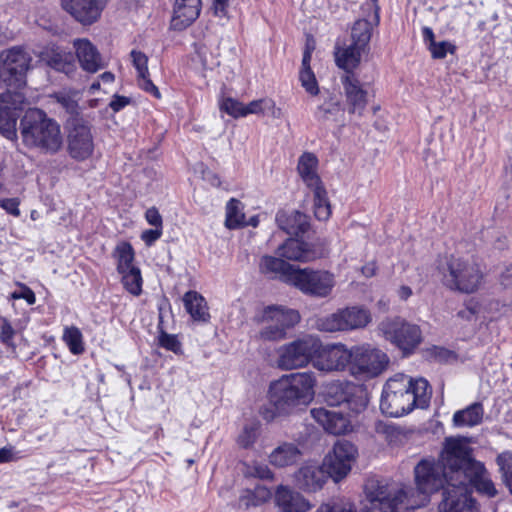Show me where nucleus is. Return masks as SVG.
<instances>
[{"label":"nucleus","instance_id":"412c9836","mask_svg":"<svg viewBox=\"0 0 512 512\" xmlns=\"http://www.w3.org/2000/svg\"><path fill=\"white\" fill-rule=\"evenodd\" d=\"M327 470L325 471L316 463H307L303 465L296 473L297 485L304 491L315 492L321 489L327 480Z\"/></svg>","mask_w":512,"mask_h":512},{"label":"nucleus","instance_id":"6ab92c4d","mask_svg":"<svg viewBox=\"0 0 512 512\" xmlns=\"http://www.w3.org/2000/svg\"><path fill=\"white\" fill-rule=\"evenodd\" d=\"M73 47L79 64L84 71L96 73L106 66L98 49L88 39H75Z\"/></svg>","mask_w":512,"mask_h":512},{"label":"nucleus","instance_id":"bf43d9fd","mask_svg":"<svg viewBox=\"0 0 512 512\" xmlns=\"http://www.w3.org/2000/svg\"><path fill=\"white\" fill-rule=\"evenodd\" d=\"M232 0H214L213 10L214 14L218 17H224L227 14V7Z\"/></svg>","mask_w":512,"mask_h":512},{"label":"nucleus","instance_id":"3c124183","mask_svg":"<svg viewBox=\"0 0 512 512\" xmlns=\"http://www.w3.org/2000/svg\"><path fill=\"white\" fill-rule=\"evenodd\" d=\"M159 343L162 347L174 353L181 352V343L175 335L162 333L159 337Z\"/></svg>","mask_w":512,"mask_h":512},{"label":"nucleus","instance_id":"69168bd1","mask_svg":"<svg viewBox=\"0 0 512 512\" xmlns=\"http://www.w3.org/2000/svg\"><path fill=\"white\" fill-rule=\"evenodd\" d=\"M313 47H310L307 45L303 58H302V68L301 70H311L310 62H311V54H312Z\"/></svg>","mask_w":512,"mask_h":512},{"label":"nucleus","instance_id":"a878e982","mask_svg":"<svg viewBox=\"0 0 512 512\" xmlns=\"http://www.w3.org/2000/svg\"><path fill=\"white\" fill-rule=\"evenodd\" d=\"M278 255L291 261L308 262L317 258L309 244L296 239H288L278 248Z\"/></svg>","mask_w":512,"mask_h":512},{"label":"nucleus","instance_id":"0e129e2a","mask_svg":"<svg viewBox=\"0 0 512 512\" xmlns=\"http://www.w3.org/2000/svg\"><path fill=\"white\" fill-rule=\"evenodd\" d=\"M202 178L210 183L212 186L219 187L221 184V181L217 174L213 173L210 170H203L202 171Z\"/></svg>","mask_w":512,"mask_h":512},{"label":"nucleus","instance_id":"79ce46f5","mask_svg":"<svg viewBox=\"0 0 512 512\" xmlns=\"http://www.w3.org/2000/svg\"><path fill=\"white\" fill-rule=\"evenodd\" d=\"M259 430V422H250L245 424L236 440L238 446L244 449L251 448L259 436Z\"/></svg>","mask_w":512,"mask_h":512},{"label":"nucleus","instance_id":"a211bd4d","mask_svg":"<svg viewBox=\"0 0 512 512\" xmlns=\"http://www.w3.org/2000/svg\"><path fill=\"white\" fill-rule=\"evenodd\" d=\"M341 82L348 113L361 116L367 105V91L363 89L355 74H344Z\"/></svg>","mask_w":512,"mask_h":512},{"label":"nucleus","instance_id":"ea45409f","mask_svg":"<svg viewBox=\"0 0 512 512\" xmlns=\"http://www.w3.org/2000/svg\"><path fill=\"white\" fill-rule=\"evenodd\" d=\"M117 254V271L125 272L134 268H137L134 262V250L131 244L122 242L116 247Z\"/></svg>","mask_w":512,"mask_h":512},{"label":"nucleus","instance_id":"8fccbe9b","mask_svg":"<svg viewBox=\"0 0 512 512\" xmlns=\"http://www.w3.org/2000/svg\"><path fill=\"white\" fill-rule=\"evenodd\" d=\"M131 57H132L133 66L137 70L138 77L149 74L148 65H147L148 57L144 53H142L140 51L132 50Z\"/></svg>","mask_w":512,"mask_h":512},{"label":"nucleus","instance_id":"72a5a7b5","mask_svg":"<svg viewBox=\"0 0 512 512\" xmlns=\"http://www.w3.org/2000/svg\"><path fill=\"white\" fill-rule=\"evenodd\" d=\"M483 416V405L475 402L465 409L456 411L453 415V423L457 427H473L482 422Z\"/></svg>","mask_w":512,"mask_h":512},{"label":"nucleus","instance_id":"f03ea898","mask_svg":"<svg viewBox=\"0 0 512 512\" xmlns=\"http://www.w3.org/2000/svg\"><path fill=\"white\" fill-rule=\"evenodd\" d=\"M430 399L431 389L427 380H413L404 374H397L388 379L383 387L380 409L388 416L400 417L414 408L428 407Z\"/></svg>","mask_w":512,"mask_h":512},{"label":"nucleus","instance_id":"c9c22d12","mask_svg":"<svg viewBox=\"0 0 512 512\" xmlns=\"http://www.w3.org/2000/svg\"><path fill=\"white\" fill-rule=\"evenodd\" d=\"M244 117L254 115H265L269 113L272 117L280 116V109L276 108L275 102L270 98H261L244 104Z\"/></svg>","mask_w":512,"mask_h":512},{"label":"nucleus","instance_id":"473e14b6","mask_svg":"<svg viewBox=\"0 0 512 512\" xmlns=\"http://www.w3.org/2000/svg\"><path fill=\"white\" fill-rule=\"evenodd\" d=\"M423 41L433 59H444L447 54H454L456 46L450 41H436L433 30L429 27L422 29Z\"/></svg>","mask_w":512,"mask_h":512},{"label":"nucleus","instance_id":"6e6d98bb","mask_svg":"<svg viewBox=\"0 0 512 512\" xmlns=\"http://www.w3.org/2000/svg\"><path fill=\"white\" fill-rule=\"evenodd\" d=\"M14 336V329L11 324L4 319L0 328V339L3 343L9 345Z\"/></svg>","mask_w":512,"mask_h":512},{"label":"nucleus","instance_id":"aec40b11","mask_svg":"<svg viewBox=\"0 0 512 512\" xmlns=\"http://www.w3.org/2000/svg\"><path fill=\"white\" fill-rule=\"evenodd\" d=\"M311 415L330 434H344L350 428V420L340 411L319 407L312 409Z\"/></svg>","mask_w":512,"mask_h":512},{"label":"nucleus","instance_id":"13d9d810","mask_svg":"<svg viewBox=\"0 0 512 512\" xmlns=\"http://www.w3.org/2000/svg\"><path fill=\"white\" fill-rule=\"evenodd\" d=\"M162 235V228H156L155 229H149V230H145L143 233H142V240L147 244V245H152L156 240H158Z\"/></svg>","mask_w":512,"mask_h":512},{"label":"nucleus","instance_id":"a19ab883","mask_svg":"<svg viewBox=\"0 0 512 512\" xmlns=\"http://www.w3.org/2000/svg\"><path fill=\"white\" fill-rule=\"evenodd\" d=\"M244 224V213L241 210V202L235 198L228 201L226 205L225 225L229 229H236Z\"/></svg>","mask_w":512,"mask_h":512},{"label":"nucleus","instance_id":"2f4dec72","mask_svg":"<svg viewBox=\"0 0 512 512\" xmlns=\"http://www.w3.org/2000/svg\"><path fill=\"white\" fill-rule=\"evenodd\" d=\"M378 10V7H376L372 21H368L366 19H359L354 23L351 31V39L352 43L358 46L359 48H364L367 50L368 44L371 39L372 27L373 25H378L379 23Z\"/></svg>","mask_w":512,"mask_h":512},{"label":"nucleus","instance_id":"393cba45","mask_svg":"<svg viewBox=\"0 0 512 512\" xmlns=\"http://www.w3.org/2000/svg\"><path fill=\"white\" fill-rule=\"evenodd\" d=\"M302 457V451L293 442H282L269 454V463L278 468L297 464Z\"/></svg>","mask_w":512,"mask_h":512},{"label":"nucleus","instance_id":"09e8293b","mask_svg":"<svg viewBox=\"0 0 512 512\" xmlns=\"http://www.w3.org/2000/svg\"><path fill=\"white\" fill-rule=\"evenodd\" d=\"M299 79L309 94L317 95L319 93L318 83L312 70H301Z\"/></svg>","mask_w":512,"mask_h":512},{"label":"nucleus","instance_id":"e2e57ef3","mask_svg":"<svg viewBox=\"0 0 512 512\" xmlns=\"http://www.w3.org/2000/svg\"><path fill=\"white\" fill-rule=\"evenodd\" d=\"M196 54L197 56L199 57L201 63H202V66L203 68H210L211 67V62L209 61L208 59V53H207V48L205 46H199L196 48Z\"/></svg>","mask_w":512,"mask_h":512},{"label":"nucleus","instance_id":"de8ad7c7","mask_svg":"<svg viewBox=\"0 0 512 512\" xmlns=\"http://www.w3.org/2000/svg\"><path fill=\"white\" fill-rule=\"evenodd\" d=\"M339 111V104L330 99L318 106L317 110L315 111V117L319 121H328L331 120Z\"/></svg>","mask_w":512,"mask_h":512},{"label":"nucleus","instance_id":"9b49d317","mask_svg":"<svg viewBox=\"0 0 512 512\" xmlns=\"http://www.w3.org/2000/svg\"><path fill=\"white\" fill-rule=\"evenodd\" d=\"M385 339L410 355L422 342V331L416 324L401 318L387 319L379 325Z\"/></svg>","mask_w":512,"mask_h":512},{"label":"nucleus","instance_id":"774afa93","mask_svg":"<svg viewBox=\"0 0 512 512\" xmlns=\"http://www.w3.org/2000/svg\"><path fill=\"white\" fill-rule=\"evenodd\" d=\"M412 294V289L406 285L401 286L397 291L399 299L403 301H406Z\"/></svg>","mask_w":512,"mask_h":512},{"label":"nucleus","instance_id":"0eeeda50","mask_svg":"<svg viewBox=\"0 0 512 512\" xmlns=\"http://www.w3.org/2000/svg\"><path fill=\"white\" fill-rule=\"evenodd\" d=\"M258 321L261 324L259 339L265 342H278L284 340L287 331L299 323L300 314L295 309L272 305L263 310Z\"/></svg>","mask_w":512,"mask_h":512},{"label":"nucleus","instance_id":"49530a36","mask_svg":"<svg viewBox=\"0 0 512 512\" xmlns=\"http://www.w3.org/2000/svg\"><path fill=\"white\" fill-rule=\"evenodd\" d=\"M316 512H357L355 504L350 501L340 500L323 503Z\"/></svg>","mask_w":512,"mask_h":512},{"label":"nucleus","instance_id":"680f3d73","mask_svg":"<svg viewBox=\"0 0 512 512\" xmlns=\"http://www.w3.org/2000/svg\"><path fill=\"white\" fill-rule=\"evenodd\" d=\"M129 103V99L124 96L115 95L113 100L110 102V107L113 111L117 112L124 108Z\"/></svg>","mask_w":512,"mask_h":512},{"label":"nucleus","instance_id":"7ed1b4c3","mask_svg":"<svg viewBox=\"0 0 512 512\" xmlns=\"http://www.w3.org/2000/svg\"><path fill=\"white\" fill-rule=\"evenodd\" d=\"M25 146L43 154L55 155L63 147L60 124L41 109H29L20 121Z\"/></svg>","mask_w":512,"mask_h":512},{"label":"nucleus","instance_id":"c85d7f7f","mask_svg":"<svg viewBox=\"0 0 512 512\" xmlns=\"http://www.w3.org/2000/svg\"><path fill=\"white\" fill-rule=\"evenodd\" d=\"M260 271L271 277H279L289 284L290 273L296 271V267L285 262L281 258L273 256H263L259 264Z\"/></svg>","mask_w":512,"mask_h":512},{"label":"nucleus","instance_id":"7c9ffc66","mask_svg":"<svg viewBox=\"0 0 512 512\" xmlns=\"http://www.w3.org/2000/svg\"><path fill=\"white\" fill-rule=\"evenodd\" d=\"M186 311L194 321L207 322L210 318L205 298L196 291H188L183 296Z\"/></svg>","mask_w":512,"mask_h":512},{"label":"nucleus","instance_id":"9d476101","mask_svg":"<svg viewBox=\"0 0 512 512\" xmlns=\"http://www.w3.org/2000/svg\"><path fill=\"white\" fill-rule=\"evenodd\" d=\"M325 401L330 406H344L353 414L363 412L368 404V393L363 385L351 381H336L325 391Z\"/></svg>","mask_w":512,"mask_h":512},{"label":"nucleus","instance_id":"6e6552de","mask_svg":"<svg viewBox=\"0 0 512 512\" xmlns=\"http://www.w3.org/2000/svg\"><path fill=\"white\" fill-rule=\"evenodd\" d=\"M388 355L381 349L364 343L352 346L350 375L361 381L381 375L389 365Z\"/></svg>","mask_w":512,"mask_h":512},{"label":"nucleus","instance_id":"4be33fe9","mask_svg":"<svg viewBox=\"0 0 512 512\" xmlns=\"http://www.w3.org/2000/svg\"><path fill=\"white\" fill-rule=\"evenodd\" d=\"M200 0H175L171 24L174 29L182 30L192 24L200 14Z\"/></svg>","mask_w":512,"mask_h":512},{"label":"nucleus","instance_id":"39448f33","mask_svg":"<svg viewBox=\"0 0 512 512\" xmlns=\"http://www.w3.org/2000/svg\"><path fill=\"white\" fill-rule=\"evenodd\" d=\"M32 57L21 46H13L0 52V85L8 90L23 91Z\"/></svg>","mask_w":512,"mask_h":512},{"label":"nucleus","instance_id":"e433bc0d","mask_svg":"<svg viewBox=\"0 0 512 512\" xmlns=\"http://www.w3.org/2000/svg\"><path fill=\"white\" fill-rule=\"evenodd\" d=\"M314 194V214L320 221H326L331 215V207L326 190L322 185L311 188Z\"/></svg>","mask_w":512,"mask_h":512},{"label":"nucleus","instance_id":"37998d69","mask_svg":"<svg viewBox=\"0 0 512 512\" xmlns=\"http://www.w3.org/2000/svg\"><path fill=\"white\" fill-rule=\"evenodd\" d=\"M122 275V283L124 288L131 294L138 296L142 291V276L140 269L134 268L125 272H120Z\"/></svg>","mask_w":512,"mask_h":512},{"label":"nucleus","instance_id":"423d86ee","mask_svg":"<svg viewBox=\"0 0 512 512\" xmlns=\"http://www.w3.org/2000/svg\"><path fill=\"white\" fill-rule=\"evenodd\" d=\"M442 274L446 287L466 294L477 291L483 281V273L476 262L453 256L447 261Z\"/></svg>","mask_w":512,"mask_h":512},{"label":"nucleus","instance_id":"2eb2a0df","mask_svg":"<svg viewBox=\"0 0 512 512\" xmlns=\"http://www.w3.org/2000/svg\"><path fill=\"white\" fill-rule=\"evenodd\" d=\"M358 455L356 446L348 440H337L324 460L328 475L335 481L346 477Z\"/></svg>","mask_w":512,"mask_h":512},{"label":"nucleus","instance_id":"4d7b16f0","mask_svg":"<svg viewBox=\"0 0 512 512\" xmlns=\"http://www.w3.org/2000/svg\"><path fill=\"white\" fill-rule=\"evenodd\" d=\"M145 218L150 225L162 228V217L155 207H151L146 211Z\"/></svg>","mask_w":512,"mask_h":512},{"label":"nucleus","instance_id":"bb28decb","mask_svg":"<svg viewBox=\"0 0 512 512\" xmlns=\"http://www.w3.org/2000/svg\"><path fill=\"white\" fill-rule=\"evenodd\" d=\"M276 222L280 229L290 235L305 233L309 228L307 216L296 210L279 211L276 215Z\"/></svg>","mask_w":512,"mask_h":512},{"label":"nucleus","instance_id":"c756f323","mask_svg":"<svg viewBox=\"0 0 512 512\" xmlns=\"http://www.w3.org/2000/svg\"><path fill=\"white\" fill-rule=\"evenodd\" d=\"M317 165V157L310 152L303 153L298 160V173L310 189L322 185L317 174Z\"/></svg>","mask_w":512,"mask_h":512},{"label":"nucleus","instance_id":"4468645a","mask_svg":"<svg viewBox=\"0 0 512 512\" xmlns=\"http://www.w3.org/2000/svg\"><path fill=\"white\" fill-rule=\"evenodd\" d=\"M25 100L23 91L6 89L0 94V133L9 140L17 137V119Z\"/></svg>","mask_w":512,"mask_h":512},{"label":"nucleus","instance_id":"f3484780","mask_svg":"<svg viewBox=\"0 0 512 512\" xmlns=\"http://www.w3.org/2000/svg\"><path fill=\"white\" fill-rule=\"evenodd\" d=\"M107 0H62L63 9L82 25L98 21Z\"/></svg>","mask_w":512,"mask_h":512},{"label":"nucleus","instance_id":"864d4df0","mask_svg":"<svg viewBox=\"0 0 512 512\" xmlns=\"http://www.w3.org/2000/svg\"><path fill=\"white\" fill-rule=\"evenodd\" d=\"M250 474L260 479H271L273 477V473L269 467L266 464L261 463H255L251 467Z\"/></svg>","mask_w":512,"mask_h":512},{"label":"nucleus","instance_id":"1a4fd4ad","mask_svg":"<svg viewBox=\"0 0 512 512\" xmlns=\"http://www.w3.org/2000/svg\"><path fill=\"white\" fill-rule=\"evenodd\" d=\"M289 284L305 295L325 298L332 293L336 280L334 274L327 270L296 268L295 272L290 273Z\"/></svg>","mask_w":512,"mask_h":512},{"label":"nucleus","instance_id":"a18cd8bd","mask_svg":"<svg viewBox=\"0 0 512 512\" xmlns=\"http://www.w3.org/2000/svg\"><path fill=\"white\" fill-rule=\"evenodd\" d=\"M219 108L233 118L244 117V103L232 97L223 98L219 103Z\"/></svg>","mask_w":512,"mask_h":512},{"label":"nucleus","instance_id":"338daca9","mask_svg":"<svg viewBox=\"0 0 512 512\" xmlns=\"http://www.w3.org/2000/svg\"><path fill=\"white\" fill-rule=\"evenodd\" d=\"M13 459V451L11 448H1L0 449V463L9 462Z\"/></svg>","mask_w":512,"mask_h":512},{"label":"nucleus","instance_id":"5701e85b","mask_svg":"<svg viewBox=\"0 0 512 512\" xmlns=\"http://www.w3.org/2000/svg\"><path fill=\"white\" fill-rule=\"evenodd\" d=\"M42 59L49 67L67 75L76 69L74 54L58 46L46 48L42 53Z\"/></svg>","mask_w":512,"mask_h":512},{"label":"nucleus","instance_id":"cd10ccee","mask_svg":"<svg viewBox=\"0 0 512 512\" xmlns=\"http://www.w3.org/2000/svg\"><path fill=\"white\" fill-rule=\"evenodd\" d=\"M364 52L366 49L359 48L353 43L342 48L337 47L335 51L336 64L345 71V74H354L353 71L358 67Z\"/></svg>","mask_w":512,"mask_h":512},{"label":"nucleus","instance_id":"4c0bfd02","mask_svg":"<svg viewBox=\"0 0 512 512\" xmlns=\"http://www.w3.org/2000/svg\"><path fill=\"white\" fill-rule=\"evenodd\" d=\"M271 498L270 490L257 485L253 490H246L240 497V504L245 507L259 506Z\"/></svg>","mask_w":512,"mask_h":512},{"label":"nucleus","instance_id":"5fc2aeb1","mask_svg":"<svg viewBox=\"0 0 512 512\" xmlns=\"http://www.w3.org/2000/svg\"><path fill=\"white\" fill-rule=\"evenodd\" d=\"M19 201L16 198H7L0 200V207L6 210L9 214L14 216L20 215V210L18 208Z\"/></svg>","mask_w":512,"mask_h":512},{"label":"nucleus","instance_id":"603ef678","mask_svg":"<svg viewBox=\"0 0 512 512\" xmlns=\"http://www.w3.org/2000/svg\"><path fill=\"white\" fill-rule=\"evenodd\" d=\"M138 85L142 90L152 94L155 98L159 99L161 97L159 89L151 81V79L149 78V74L139 76Z\"/></svg>","mask_w":512,"mask_h":512},{"label":"nucleus","instance_id":"dca6fc26","mask_svg":"<svg viewBox=\"0 0 512 512\" xmlns=\"http://www.w3.org/2000/svg\"><path fill=\"white\" fill-rule=\"evenodd\" d=\"M352 347L344 344H335L327 349L320 350L316 356L313 367L322 372L348 370L350 373Z\"/></svg>","mask_w":512,"mask_h":512},{"label":"nucleus","instance_id":"20e7f679","mask_svg":"<svg viewBox=\"0 0 512 512\" xmlns=\"http://www.w3.org/2000/svg\"><path fill=\"white\" fill-rule=\"evenodd\" d=\"M322 349V342L316 336L306 334L281 345L277 350V367L284 371L296 370L314 363Z\"/></svg>","mask_w":512,"mask_h":512},{"label":"nucleus","instance_id":"f257e3e1","mask_svg":"<svg viewBox=\"0 0 512 512\" xmlns=\"http://www.w3.org/2000/svg\"><path fill=\"white\" fill-rule=\"evenodd\" d=\"M316 379L313 372H296L281 376L271 382L268 390V406L260 410L267 422L277 417L289 416L308 406L314 398Z\"/></svg>","mask_w":512,"mask_h":512},{"label":"nucleus","instance_id":"b1692460","mask_svg":"<svg viewBox=\"0 0 512 512\" xmlns=\"http://www.w3.org/2000/svg\"><path fill=\"white\" fill-rule=\"evenodd\" d=\"M275 502L282 512H307L310 509L302 495L282 485L276 490Z\"/></svg>","mask_w":512,"mask_h":512},{"label":"nucleus","instance_id":"f8f14e48","mask_svg":"<svg viewBox=\"0 0 512 512\" xmlns=\"http://www.w3.org/2000/svg\"><path fill=\"white\" fill-rule=\"evenodd\" d=\"M67 152L76 161L88 159L94 151L91 125L83 117H70L65 125Z\"/></svg>","mask_w":512,"mask_h":512},{"label":"nucleus","instance_id":"f704fd0d","mask_svg":"<svg viewBox=\"0 0 512 512\" xmlns=\"http://www.w3.org/2000/svg\"><path fill=\"white\" fill-rule=\"evenodd\" d=\"M51 98L71 117L79 116L80 94L76 90H61L51 95Z\"/></svg>","mask_w":512,"mask_h":512},{"label":"nucleus","instance_id":"052dcab7","mask_svg":"<svg viewBox=\"0 0 512 512\" xmlns=\"http://www.w3.org/2000/svg\"><path fill=\"white\" fill-rule=\"evenodd\" d=\"M12 298L14 299H25L29 304L35 303V294L29 288H25L22 292H14L12 294Z\"/></svg>","mask_w":512,"mask_h":512},{"label":"nucleus","instance_id":"58836bf2","mask_svg":"<svg viewBox=\"0 0 512 512\" xmlns=\"http://www.w3.org/2000/svg\"><path fill=\"white\" fill-rule=\"evenodd\" d=\"M62 339L72 354L79 355L84 352L83 335L76 326L65 327Z\"/></svg>","mask_w":512,"mask_h":512},{"label":"nucleus","instance_id":"ddd939ff","mask_svg":"<svg viewBox=\"0 0 512 512\" xmlns=\"http://www.w3.org/2000/svg\"><path fill=\"white\" fill-rule=\"evenodd\" d=\"M370 320L371 317L367 310L359 307H348L319 318L316 327L323 332L348 331L363 328Z\"/></svg>","mask_w":512,"mask_h":512},{"label":"nucleus","instance_id":"c03bdc74","mask_svg":"<svg viewBox=\"0 0 512 512\" xmlns=\"http://www.w3.org/2000/svg\"><path fill=\"white\" fill-rule=\"evenodd\" d=\"M496 462L499 466L502 479L512 494V452H502L497 456Z\"/></svg>","mask_w":512,"mask_h":512}]
</instances>
